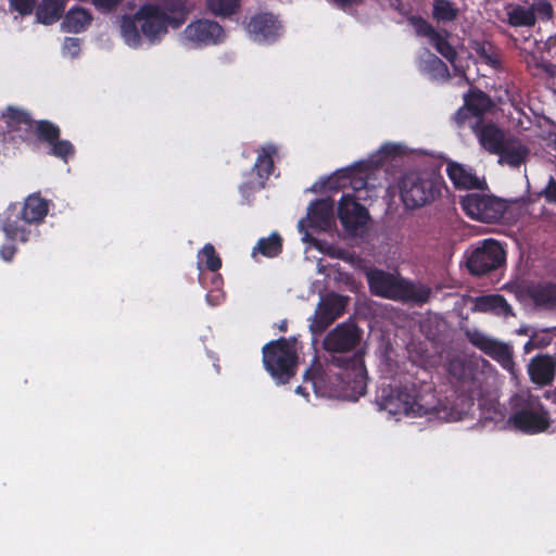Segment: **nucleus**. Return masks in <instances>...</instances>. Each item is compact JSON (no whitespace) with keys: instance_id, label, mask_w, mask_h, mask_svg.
I'll return each mask as SVG.
<instances>
[{"instance_id":"1","label":"nucleus","mask_w":556,"mask_h":556,"mask_svg":"<svg viewBox=\"0 0 556 556\" xmlns=\"http://www.w3.org/2000/svg\"><path fill=\"white\" fill-rule=\"evenodd\" d=\"M363 330L354 320L338 324L326 333L321 345L330 355L329 364L339 370L333 375L308 368L304 381H311L316 393L356 401L367 390L368 375L364 352L359 349Z\"/></svg>"},{"instance_id":"2","label":"nucleus","mask_w":556,"mask_h":556,"mask_svg":"<svg viewBox=\"0 0 556 556\" xmlns=\"http://www.w3.org/2000/svg\"><path fill=\"white\" fill-rule=\"evenodd\" d=\"M49 212V203L39 192L29 194L23 202L10 203L0 217V229L10 241L26 243L33 227L40 225Z\"/></svg>"},{"instance_id":"3","label":"nucleus","mask_w":556,"mask_h":556,"mask_svg":"<svg viewBox=\"0 0 556 556\" xmlns=\"http://www.w3.org/2000/svg\"><path fill=\"white\" fill-rule=\"evenodd\" d=\"M366 278L370 293L380 298L403 303L424 304L431 295L430 288L382 269H370L366 274Z\"/></svg>"},{"instance_id":"4","label":"nucleus","mask_w":556,"mask_h":556,"mask_svg":"<svg viewBox=\"0 0 556 556\" xmlns=\"http://www.w3.org/2000/svg\"><path fill=\"white\" fill-rule=\"evenodd\" d=\"M443 185V179L433 172H410L400 181V197L406 208H420L441 195Z\"/></svg>"},{"instance_id":"5","label":"nucleus","mask_w":556,"mask_h":556,"mask_svg":"<svg viewBox=\"0 0 556 556\" xmlns=\"http://www.w3.org/2000/svg\"><path fill=\"white\" fill-rule=\"evenodd\" d=\"M376 402L380 409L391 415H406L422 417L432 414L435 410L433 405H425L415 384L394 388L392 386H382L376 396Z\"/></svg>"},{"instance_id":"6","label":"nucleus","mask_w":556,"mask_h":556,"mask_svg":"<svg viewBox=\"0 0 556 556\" xmlns=\"http://www.w3.org/2000/svg\"><path fill=\"white\" fill-rule=\"evenodd\" d=\"M294 343L295 339L281 337L262 349L264 367L279 383H288L296 372L298 354Z\"/></svg>"},{"instance_id":"7","label":"nucleus","mask_w":556,"mask_h":556,"mask_svg":"<svg viewBox=\"0 0 556 556\" xmlns=\"http://www.w3.org/2000/svg\"><path fill=\"white\" fill-rule=\"evenodd\" d=\"M508 424L523 433L535 434L549 427V414L538 396L516 395Z\"/></svg>"},{"instance_id":"8","label":"nucleus","mask_w":556,"mask_h":556,"mask_svg":"<svg viewBox=\"0 0 556 556\" xmlns=\"http://www.w3.org/2000/svg\"><path fill=\"white\" fill-rule=\"evenodd\" d=\"M466 268L476 277L485 276L505 264L506 253L501 243L494 239H484L467 250Z\"/></svg>"},{"instance_id":"9","label":"nucleus","mask_w":556,"mask_h":556,"mask_svg":"<svg viewBox=\"0 0 556 556\" xmlns=\"http://www.w3.org/2000/svg\"><path fill=\"white\" fill-rule=\"evenodd\" d=\"M460 205L470 218L489 224L501 220L507 210L505 201L480 193L466 194L460 199Z\"/></svg>"},{"instance_id":"10","label":"nucleus","mask_w":556,"mask_h":556,"mask_svg":"<svg viewBox=\"0 0 556 556\" xmlns=\"http://www.w3.org/2000/svg\"><path fill=\"white\" fill-rule=\"evenodd\" d=\"M506 16L502 22L514 28L530 29L535 26L536 21H549L554 15L552 4L547 0H534L529 7L521 4H509L506 8Z\"/></svg>"},{"instance_id":"11","label":"nucleus","mask_w":556,"mask_h":556,"mask_svg":"<svg viewBox=\"0 0 556 556\" xmlns=\"http://www.w3.org/2000/svg\"><path fill=\"white\" fill-rule=\"evenodd\" d=\"M224 37V28L217 22L206 18L191 22L182 31L184 40L192 48L218 45Z\"/></svg>"},{"instance_id":"12","label":"nucleus","mask_w":556,"mask_h":556,"mask_svg":"<svg viewBox=\"0 0 556 556\" xmlns=\"http://www.w3.org/2000/svg\"><path fill=\"white\" fill-rule=\"evenodd\" d=\"M141 34L150 41L156 43L167 33L169 16L156 4H143L136 12Z\"/></svg>"},{"instance_id":"13","label":"nucleus","mask_w":556,"mask_h":556,"mask_svg":"<svg viewBox=\"0 0 556 556\" xmlns=\"http://www.w3.org/2000/svg\"><path fill=\"white\" fill-rule=\"evenodd\" d=\"M409 24L414 27L419 37L428 38L429 43L448 62L454 63L457 58V51L450 43V33L446 29L437 30L432 24L420 15L408 17Z\"/></svg>"},{"instance_id":"14","label":"nucleus","mask_w":556,"mask_h":556,"mask_svg":"<svg viewBox=\"0 0 556 556\" xmlns=\"http://www.w3.org/2000/svg\"><path fill=\"white\" fill-rule=\"evenodd\" d=\"M493 108L492 98L481 89L472 87L464 94V105L456 111L454 119L463 125L469 117L482 118Z\"/></svg>"},{"instance_id":"15","label":"nucleus","mask_w":556,"mask_h":556,"mask_svg":"<svg viewBox=\"0 0 556 556\" xmlns=\"http://www.w3.org/2000/svg\"><path fill=\"white\" fill-rule=\"evenodd\" d=\"M338 217L346 231L355 232L367 224L369 213L353 195L343 194L338 206Z\"/></svg>"},{"instance_id":"16","label":"nucleus","mask_w":556,"mask_h":556,"mask_svg":"<svg viewBox=\"0 0 556 556\" xmlns=\"http://www.w3.org/2000/svg\"><path fill=\"white\" fill-rule=\"evenodd\" d=\"M247 31L257 42H274L280 36L281 25L271 13H257L248 22Z\"/></svg>"},{"instance_id":"17","label":"nucleus","mask_w":556,"mask_h":556,"mask_svg":"<svg viewBox=\"0 0 556 556\" xmlns=\"http://www.w3.org/2000/svg\"><path fill=\"white\" fill-rule=\"evenodd\" d=\"M345 308V299L339 294H331L321 300L316 308L315 318L311 328L314 332L324 331L338 317H340Z\"/></svg>"},{"instance_id":"18","label":"nucleus","mask_w":556,"mask_h":556,"mask_svg":"<svg viewBox=\"0 0 556 556\" xmlns=\"http://www.w3.org/2000/svg\"><path fill=\"white\" fill-rule=\"evenodd\" d=\"M468 341L488 356L501 363H510L513 353L510 348L502 342L486 337L478 330L467 332Z\"/></svg>"},{"instance_id":"19","label":"nucleus","mask_w":556,"mask_h":556,"mask_svg":"<svg viewBox=\"0 0 556 556\" xmlns=\"http://www.w3.org/2000/svg\"><path fill=\"white\" fill-rule=\"evenodd\" d=\"M334 202L330 198L318 199L308 206L309 227L319 230L328 229L333 222Z\"/></svg>"},{"instance_id":"20","label":"nucleus","mask_w":556,"mask_h":556,"mask_svg":"<svg viewBox=\"0 0 556 556\" xmlns=\"http://www.w3.org/2000/svg\"><path fill=\"white\" fill-rule=\"evenodd\" d=\"M530 379L540 386L549 384L555 376V362L549 355H538L528 366Z\"/></svg>"},{"instance_id":"21","label":"nucleus","mask_w":556,"mask_h":556,"mask_svg":"<svg viewBox=\"0 0 556 556\" xmlns=\"http://www.w3.org/2000/svg\"><path fill=\"white\" fill-rule=\"evenodd\" d=\"M418 70L434 81H447L450 71L447 65L434 53L426 50L419 58Z\"/></svg>"},{"instance_id":"22","label":"nucleus","mask_w":556,"mask_h":556,"mask_svg":"<svg viewBox=\"0 0 556 556\" xmlns=\"http://www.w3.org/2000/svg\"><path fill=\"white\" fill-rule=\"evenodd\" d=\"M277 153L278 150L274 144H266L258 151L256 161L252 168L258 177V189H263L265 187V181L271 175L274 170V156L277 155Z\"/></svg>"},{"instance_id":"23","label":"nucleus","mask_w":556,"mask_h":556,"mask_svg":"<svg viewBox=\"0 0 556 556\" xmlns=\"http://www.w3.org/2000/svg\"><path fill=\"white\" fill-rule=\"evenodd\" d=\"M447 176L457 189H480L481 181L470 169L451 162L446 167Z\"/></svg>"},{"instance_id":"24","label":"nucleus","mask_w":556,"mask_h":556,"mask_svg":"<svg viewBox=\"0 0 556 556\" xmlns=\"http://www.w3.org/2000/svg\"><path fill=\"white\" fill-rule=\"evenodd\" d=\"M93 17L91 13L81 7L71 8L62 22L63 30L73 34H79L87 29Z\"/></svg>"},{"instance_id":"25","label":"nucleus","mask_w":556,"mask_h":556,"mask_svg":"<svg viewBox=\"0 0 556 556\" xmlns=\"http://www.w3.org/2000/svg\"><path fill=\"white\" fill-rule=\"evenodd\" d=\"M475 308L479 312H491L505 317L514 315L511 306L502 294L478 296L475 301Z\"/></svg>"},{"instance_id":"26","label":"nucleus","mask_w":556,"mask_h":556,"mask_svg":"<svg viewBox=\"0 0 556 556\" xmlns=\"http://www.w3.org/2000/svg\"><path fill=\"white\" fill-rule=\"evenodd\" d=\"M528 293L536 306L556 309V282H539Z\"/></svg>"},{"instance_id":"27","label":"nucleus","mask_w":556,"mask_h":556,"mask_svg":"<svg viewBox=\"0 0 556 556\" xmlns=\"http://www.w3.org/2000/svg\"><path fill=\"white\" fill-rule=\"evenodd\" d=\"M65 5V0H41L36 7L37 22L43 25L54 24L63 16Z\"/></svg>"},{"instance_id":"28","label":"nucleus","mask_w":556,"mask_h":556,"mask_svg":"<svg viewBox=\"0 0 556 556\" xmlns=\"http://www.w3.org/2000/svg\"><path fill=\"white\" fill-rule=\"evenodd\" d=\"M500 162L513 167H518L525 163L529 149L517 140H508L498 151Z\"/></svg>"},{"instance_id":"29","label":"nucleus","mask_w":556,"mask_h":556,"mask_svg":"<svg viewBox=\"0 0 556 556\" xmlns=\"http://www.w3.org/2000/svg\"><path fill=\"white\" fill-rule=\"evenodd\" d=\"M480 144L490 153L497 154L506 142L504 132L495 124L483 125L478 132Z\"/></svg>"},{"instance_id":"30","label":"nucleus","mask_w":556,"mask_h":556,"mask_svg":"<svg viewBox=\"0 0 556 556\" xmlns=\"http://www.w3.org/2000/svg\"><path fill=\"white\" fill-rule=\"evenodd\" d=\"M161 9L169 16V25L174 28L180 27L187 20L189 9L187 8L186 0H160Z\"/></svg>"},{"instance_id":"31","label":"nucleus","mask_w":556,"mask_h":556,"mask_svg":"<svg viewBox=\"0 0 556 556\" xmlns=\"http://www.w3.org/2000/svg\"><path fill=\"white\" fill-rule=\"evenodd\" d=\"M459 10L452 0H433L431 16L437 23H453Z\"/></svg>"},{"instance_id":"32","label":"nucleus","mask_w":556,"mask_h":556,"mask_svg":"<svg viewBox=\"0 0 556 556\" xmlns=\"http://www.w3.org/2000/svg\"><path fill=\"white\" fill-rule=\"evenodd\" d=\"M139 20L136 17V13L132 16L124 15L121 21V33L125 42L134 48H137L141 43V37L139 31Z\"/></svg>"},{"instance_id":"33","label":"nucleus","mask_w":556,"mask_h":556,"mask_svg":"<svg viewBox=\"0 0 556 556\" xmlns=\"http://www.w3.org/2000/svg\"><path fill=\"white\" fill-rule=\"evenodd\" d=\"M282 251V238L279 233L273 232L267 238H261L253 248V254L256 252L266 257H276Z\"/></svg>"},{"instance_id":"34","label":"nucleus","mask_w":556,"mask_h":556,"mask_svg":"<svg viewBox=\"0 0 556 556\" xmlns=\"http://www.w3.org/2000/svg\"><path fill=\"white\" fill-rule=\"evenodd\" d=\"M198 266L199 268H202V266L205 267V269L210 271H217L222 267V258L217 254L215 248L211 243H206L202 250L198 253Z\"/></svg>"},{"instance_id":"35","label":"nucleus","mask_w":556,"mask_h":556,"mask_svg":"<svg viewBox=\"0 0 556 556\" xmlns=\"http://www.w3.org/2000/svg\"><path fill=\"white\" fill-rule=\"evenodd\" d=\"M35 135L38 140L50 146L60 138L61 129L48 119H40L35 122Z\"/></svg>"},{"instance_id":"36","label":"nucleus","mask_w":556,"mask_h":556,"mask_svg":"<svg viewBox=\"0 0 556 556\" xmlns=\"http://www.w3.org/2000/svg\"><path fill=\"white\" fill-rule=\"evenodd\" d=\"M354 174H355V168H346V169L340 172V176L336 180L332 177L329 178L327 184H329L330 189H337L339 187L345 186V181L339 182L340 179H343V180H350L352 188L356 191L361 190L363 188H366L367 181L363 177L355 178Z\"/></svg>"},{"instance_id":"37","label":"nucleus","mask_w":556,"mask_h":556,"mask_svg":"<svg viewBox=\"0 0 556 556\" xmlns=\"http://www.w3.org/2000/svg\"><path fill=\"white\" fill-rule=\"evenodd\" d=\"M240 0H207L208 10L215 15L230 16L239 9Z\"/></svg>"},{"instance_id":"38","label":"nucleus","mask_w":556,"mask_h":556,"mask_svg":"<svg viewBox=\"0 0 556 556\" xmlns=\"http://www.w3.org/2000/svg\"><path fill=\"white\" fill-rule=\"evenodd\" d=\"M49 154L67 162L75 154V148L70 140L60 138L50 144Z\"/></svg>"},{"instance_id":"39","label":"nucleus","mask_w":556,"mask_h":556,"mask_svg":"<svg viewBox=\"0 0 556 556\" xmlns=\"http://www.w3.org/2000/svg\"><path fill=\"white\" fill-rule=\"evenodd\" d=\"M5 116L8 117L9 123H14L16 125L31 126L34 123L28 112L16 108H9Z\"/></svg>"},{"instance_id":"40","label":"nucleus","mask_w":556,"mask_h":556,"mask_svg":"<svg viewBox=\"0 0 556 556\" xmlns=\"http://www.w3.org/2000/svg\"><path fill=\"white\" fill-rule=\"evenodd\" d=\"M10 9L22 16L30 15L36 9L37 0H10Z\"/></svg>"},{"instance_id":"41","label":"nucleus","mask_w":556,"mask_h":556,"mask_svg":"<svg viewBox=\"0 0 556 556\" xmlns=\"http://www.w3.org/2000/svg\"><path fill=\"white\" fill-rule=\"evenodd\" d=\"M525 51V55H523V61L528 67V70H541L545 73H549L552 74L553 73V65L551 64H541L540 63V60L538 59V55L533 52H529L527 50H523Z\"/></svg>"},{"instance_id":"42","label":"nucleus","mask_w":556,"mask_h":556,"mask_svg":"<svg viewBox=\"0 0 556 556\" xmlns=\"http://www.w3.org/2000/svg\"><path fill=\"white\" fill-rule=\"evenodd\" d=\"M540 195L543 197L547 203L556 205V180L553 176L549 177L546 187L541 191Z\"/></svg>"},{"instance_id":"43","label":"nucleus","mask_w":556,"mask_h":556,"mask_svg":"<svg viewBox=\"0 0 556 556\" xmlns=\"http://www.w3.org/2000/svg\"><path fill=\"white\" fill-rule=\"evenodd\" d=\"M477 53L485 60V63L492 65L493 67H498L501 65V61L498 55L493 51H488L484 46L477 49Z\"/></svg>"},{"instance_id":"44","label":"nucleus","mask_w":556,"mask_h":556,"mask_svg":"<svg viewBox=\"0 0 556 556\" xmlns=\"http://www.w3.org/2000/svg\"><path fill=\"white\" fill-rule=\"evenodd\" d=\"M63 50L68 52L72 56H77L80 52V39L74 37L65 38Z\"/></svg>"},{"instance_id":"45","label":"nucleus","mask_w":556,"mask_h":556,"mask_svg":"<svg viewBox=\"0 0 556 556\" xmlns=\"http://www.w3.org/2000/svg\"><path fill=\"white\" fill-rule=\"evenodd\" d=\"M123 0H91L96 9L110 12L122 3Z\"/></svg>"},{"instance_id":"46","label":"nucleus","mask_w":556,"mask_h":556,"mask_svg":"<svg viewBox=\"0 0 556 556\" xmlns=\"http://www.w3.org/2000/svg\"><path fill=\"white\" fill-rule=\"evenodd\" d=\"M16 248L14 244H3L1 248H0V256L2 257V260H4L5 262H10L13 260L15 253H16Z\"/></svg>"},{"instance_id":"47","label":"nucleus","mask_w":556,"mask_h":556,"mask_svg":"<svg viewBox=\"0 0 556 556\" xmlns=\"http://www.w3.org/2000/svg\"><path fill=\"white\" fill-rule=\"evenodd\" d=\"M258 189V181L254 182H244L240 186V192L243 197H249L251 193L255 192Z\"/></svg>"},{"instance_id":"48","label":"nucleus","mask_w":556,"mask_h":556,"mask_svg":"<svg viewBox=\"0 0 556 556\" xmlns=\"http://www.w3.org/2000/svg\"><path fill=\"white\" fill-rule=\"evenodd\" d=\"M533 338H535V345L538 346V349H542V348H545L547 345L551 344V337L548 334H538V333H534L532 334Z\"/></svg>"},{"instance_id":"49","label":"nucleus","mask_w":556,"mask_h":556,"mask_svg":"<svg viewBox=\"0 0 556 556\" xmlns=\"http://www.w3.org/2000/svg\"><path fill=\"white\" fill-rule=\"evenodd\" d=\"M332 2L341 9H345L346 7L359 3L361 0H332Z\"/></svg>"},{"instance_id":"50","label":"nucleus","mask_w":556,"mask_h":556,"mask_svg":"<svg viewBox=\"0 0 556 556\" xmlns=\"http://www.w3.org/2000/svg\"><path fill=\"white\" fill-rule=\"evenodd\" d=\"M534 349H538V346L535 345V338H533L531 336L530 339L523 345V351H525V353L528 354V353L532 352Z\"/></svg>"},{"instance_id":"51","label":"nucleus","mask_w":556,"mask_h":556,"mask_svg":"<svg viewBox=\"0 0 556 556\" xmlns=\"http://www.w3.org/2000/svg\"><path fill=\"white\" fill-rule=\"evenodd\" d=\"M303 241L304 242H309V243H315L317 240L312 236L309 235L308 232H305L304 236H303Z\"/></svg>"},{"instance_id":"52","label":"nucleus","mask_w":556,"mask_h":556,"mask_svg":"<svg viewBox=\"0 0 556 556\" xmlns=\"http://www.w3.org/2000/svg\"><path fill=\"white\" fill-rule=\"evenodd\" d=\"M287 327H288V324H287V320H281L278 325V329L279 331H282V332H286L287 331Z\"/></svg>"},{"instance_id":"53","label":"nucleus","mask_w":556,"mask_h":556,"mask_svg":"<svg viewBox=\"0 0 556 556\" xmlns=\"http://www.w3.org/2000/svg\"><path fill=\"white\" fill-rule=\"evenodd\" d=\"M295 392L298 394H301V395H304V396H307L308 393L305 391V388H303L302 386H299L296 389H295Z\"/></svg>"},{"instance_id":"54","label":"nucleus","mask_w":556,"mask_h":556,"mask_svg":"<svg viewBox=\"0 0 556 556\" xmlns=\"http://www.w3.org/2000/svg\"><path fill=\"white\" fill-rule=\"evenodd\" d=\"M303 228H304V220L302 219L299 223V230L302 232Z\"/></svg>"},{"instance_id":"55","label":"nucleus","mask_w":556,"mask_h":556,"mask_svg":"<svg viewBox=\"0 0 556 556\" xmlns=\"http://www.w3.org/2000/svg\"><path fill=\"white\" fill-rule=\"evenodd\" d=\"M353 168H355V173L357 172V166H354ZM358 168H362V165H358ZM362 170H358V173H361Z\"/></svg>"},{"instance_id":"56","label":"nucleus","mask_w":556,"mask_h":556,"mask_svg":"<svg viewBox=\"0 0 556 556\" xmlns=\"http://www.w3.org/2000/svg\"><path fill=\"white\" fill-rule=\"evenodd\" d=\"M553 399H554V402H556V388H555V391L553 393Z\"/></svg>"},{"instance_id":"57","label":"nucleus","mask_w":556,"mask_h":556,"mask_svg":"<svg viewBox=\"0 0 556 556\" xmlns=\"http://www.w3.org/2000/svg\"><path fill=\"white\" fill-rule=\"evenodd\" d=\"M510 38L517 43V38H514L513 36H510Z\"/></svg>"}]
</instances>
